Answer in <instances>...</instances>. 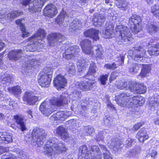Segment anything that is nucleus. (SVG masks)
I'll list each match as a JSON object with an SVG mask.
<instances>
[{"mask_svg": "<svg viewBox=\"0 0 159 159\" xmlns=\"http://www.w3.org/2000/svg\"><path fill=\"white\" fill-rule=\"evenodd\" d=\"M72 95L73 96V100L78 99L81 98L82 96L81 92L78 90L77 89L73 92Z\"/></svg>", "mask_w": 159, "mask_h": 159, "instance_id": "nucleus-43", "label": "nucleus"}, {"mask_svg": "<svg viewBox=\"0 0 159 159\" xmlns=\"http://www.w3.org/2000/svg\"><path fill=\"white\" fill-rule=\"evenodd\" d=\"M38 65V62L35 59H29L26 63L25 67L27 69L30 70L31 69L32 67H34Z\"/></svg>", "mask_w": 159, "mask_h": 159, "instance_id": "nucleus-34", "label": "nucleus"}, {"mask_svg": "<svg viewBox=\"0 0 159 159\" xmlns=\"http://www.w3.org/2000/svg\"><path fill=\"white\" fill-rule=\"evenodd\" d=\"M63 38V36L59 33H52L47 37L49 45L52 46L61 43Z\"/></svg>", "mask_w": 159, "mask_h": 159, "instance_id": "nucleus-13", "label": "nucleus"}, {"mask_svg": "<svg viewBox=\"0 0 159 159\" xmlns=\"http://www.w3.org/2000/svg\"><path fill=\"white\" fill-rule=\"evenodd\" d=\"M102 148L103 150V152L104 159H109V151L107 149L106 147L104 146H103L102 147Z\"/></svg>", "mask_w": 159, "mask_h": 159, "instance_id": "nucleus-47", "label": "nucleus"}, {"mask_svg": "<svg viewBox=\"0 0 159 159\" xmlns=\"http://www.w3.org/2000/svg\"><path fill=\"white\" fill-rule=\"evenodd\" d=\"M4 46V43L0 39V51L2 50Z\"/></svg>", "mask_w": 159, "mask_h": 159, "instance_id": "nucleus-57", "label": "nucleus"}, {"mask_svg": "<svg viewBox=\"0 0 159 159\" xmlns=\"http://www.w3.org/2000/svg\"><path fill=\"white\" fill-rule=\"evenodd\" d=\"M1 79L2 83L4 84V82H9L11 80V78L9 74L6 73L2 75Z\"/></svg>", "mask_w": 159, "mask_h": 159, "instance_id": "nucleus-42", "label": "nucleus"}, {"mask_svg": "<svg viewBox=\"0 0 159 159\" xmlns=\"http://www.w3.org/2000/svg\"><path fill=\"white\" fill-rule=\"evenodd\" d=\"M31 0H22L21 3L25 6L29 4V11L33 13L38 11L39 8H41L46 0H34L32 3H30Z\"/></svg>", "mask_w": 159, "mask_h": 159, "instance_id": "nucleus-8", "label": "nucleus"}, {"mask_svg": "<svg viewBox=\"0 0 159 159\" xmlns=\"http://www.w3.org/2000/svg\"><path fill=\"white\" fill-rule=\"evenodd\" d=\"M56 133L63 140H66L69 137L66 130L62 126L58 127L57 129Z\"/></svg>", "mask_w": 159, "mask_h": 159, "instance_id": "nucleus-27", "label": "nucleus"}, {"mask_svg": "<svg viewBox=\"0 0 159 159\" xmlns=\"http://www.w3.org/2000/svg\"><path fill=\"white\" fill-rule=\"evenodd\" d=\"M99 31L93 29L88 30L84 32V34L85 36L87 37H89L96 40L98 39V36Z\"/></svg>", "mask_w": 159, "mask_h": 159, "instance_id": "nucleus-26", "label": "nucleus"}, {"mask_svg": "<svg viewBox=\"0 0 159 159\" xmlns=\"http://www.w3.org/2000/svg\"><path fill=\"white\" fill-rule=\"evenodd\" d=\"M22 54V52L21 49H14L9 52L8 57L10 60L16 61L21 58Z\"/></svg>", "mask_w": 159, "mask_h": 159, "instance_id": "nucleus-18", "label": "nucleus"}, {"mask_svg": "<svg viewBox=\"0 0 159 159\" xmlns=\"http://www.w3.org/2000/svg\"><path fill=\"white\" fill-rule=\"evenodd\" d=\"M93 131V129L90 126L85 127L84 128V132L87 135H91Z\"/></svg>", "mask_w": 159, "mask_h": 159, "instance_id": "nucleus-45", "label": "nucleus"}, {"mask_svg": "<svg viewBox=\"0 0 159 159\" xmlns=\"http://www.w3.org/2000/svg\"><path fill=\"white\" fill-rule=\"evenodd\" d=\"M122 141L120 140L117 139L114 143V145L113 147L114 150L118 151L119 149H121V147L120 146L122 145Z\"/></svg>", "mask_w": 159, "mask_h": 159, "instance_id": "nucleus-41", "label": "nucleus"}, {"mask_svg": "<svg viewBox=\"0 0 159 159\" xmlns=\"http://www.w3.org/2000/svg\"><path fill=\"white\" fill-rule=\"evenodd\" d=\"M142 64L137 63H133L132 66L130 67L129 69V71L130 73L137 72L140 68L142 66Z\"/></svg>", "mask_w": 159, "mask_h": 159, "instance_id": "nucleus-37", "label": "nucleus"}, {"mask_svg": "<svg viewBox=\"0 0 159 159\" xmlns=\"http://www.w3.org/2000/svg\"><path fill=\"white\" fill-rule=\"evenodd\" d=\"M93 83L88 82L82 81L80 83L77 82L75 84L76 87L82 90L86 91L90 89L92 87Z\"/></svg>", "mask_w": 159, "mask_h": 159, "instance_id": "nucleus-23", "label": "nucleus"}, {"mask_svg": "<svg viewBox=\"0 0 159 159\" xmlns=\"http://www.w3.org/2000/svg\"><path fill=\"white\" fill-rule=\"evenodd\" d=\"M93 49L95 51L93 57H98L102 59V55L103 54V50L101 45H98L93 46Z\"/></svg>", "mask_w": 159, "mask_h": 159, "instance_id": "nucleus-30", "label": "nucleus"}, {"mask_svg": "<svg viewBox=\"0 0 159 159\" xmlns=\"http://www.w3.org/2000/svg\"><path fill=\"white\" fill-rule=\"evenodd\" d=\"M15 159H28V157L25 154L21 152L20 153L19 156L17 157H15Z\"/></svg>", "mask_w": 159, "mask_h": 159, "instance_id": "nucleus-51", "label": "nucleus"}, {"mask_svg": "<svg viewBox=\"0 0 159 159\" xmlns=\"http://www.w3.org/2000/svg\"><path fill=\"white\" fill-rule=\"evenodd\" d=\"M44 148L45 155L52 158L55 157L56 155L65 152L67 150L65 145L55 138H53L48 140Z\"/></svg>", "mask_w": 159, "mask_h": 159, "instance_id": "nucleus-2", "label": "nucleus"}, {"mask_svg": "<svg viewBox=\"0 0 159 159\" xmlns=\"http://www.w3.org/2000/svg\"><path fill=\"white\" fill-rule=\"evenodd\" d=\"M66 70L69 74L73 75L75 72V66L73 63H69L67 65Z\"/></svg>", "mask_w": 159, "mask_h": 159, "instance_id": "nucleus-36", "label": "nucleus"}, {"mask_svg": "<svg viewBox=\"0 0 159 159\" xmlns=\"http://www.w3.org/2000/svg\"><path fill=\"white\" fill-rule=\"evenodd\" d=\"M69 17L68 14L65 11L60 13L56 20L57 23L60 26L63 25L66 27L68 25L69 22L68 17Z\"/></svg>", "mask_w": 159, "mask_h": 159, "instance_id": "nucleus-15", "label": "nucleus"}, {"mask_svg": "<svg viewBox=\"0 0 159 159\" xmlns=\"http://www.w3.org/2000/svg\"><path fill=\"white\" fill-rule=\"evenodd\" d=\"M123 85L124 87L128 88L131 92L138 94H144L147 91L146 87L143 83L130 81L124 82Z\"/></svg>", "mask_w": 159, "mask_h": 159, "instance_id": "nucleus-7", "label": "nucleus"}, {"mask_svg": "<svg viewBox=\"0 0 159 159\" xmlns=\"http://www.w3.org/2000/svg\"><path fill=\"white\" fill-rule=\"evenodd\" d=\"M105 19L104 16L102 15H97L93 18V24L94 25L100 26L102 23L104 22Z\"/></svg>", "mask_w": 159, "mask_h": 159, "instance_id": "nucleus-33", "label": "nucleus"}, {"mask_svg": "<svg viewBox=\"0 0 159 159\" xmlns=\"http://www.w3.org/2000/svg\"><path fill=\"white\" fill-rule=\"evenodd\" d=\"M27 113L29 115V117L30 118H31L33 117L32 112L31 110H29L27 111Z\"/></svg>", "mask_w": 159, "mask_h": 159, "instance_id": "nucleus-59", "label": "nucleus"}, {"mask_svg": "<svg viewBox=\"0 0 159 159\" xmlns=\"http://www.w3.org/2000/svg\"><path fill=\"white\" fill-rule=\"evenodd\" d=\"M134 139L129 138L126 141V147L127 148L131 147L133 144H134L136 143Z\"/></svg>", "mask_w": 159, "mask_h": 159, "instance_id": "nucleus-46", "label": "nucleus"}, {"mask_svg": "<svg viewBox=\"0 0 159 159\" xmlns=\"http://www.w3.org/2000/svg\"><path fill=\"white\" fill-rule=\"evenodd\" d=\"M152 27L154 31L156 32L157 31L158 27L155 25H152Z\"/></svg>", "mask_w": 159, "mask_h": 159, "instance_id": "nucleus-58", "label": "nucleus"}, {"mask_svg": "<svg viewBox=\"0 0 159 159\" xmlns=\"http://www.w3.org/2000/svg\"><path fill=\"white\" fill-rule=\"evenodd\" d=\"M158 39L157 38H154V39H152V42L154 43V42H156L157 40Z\"/></svg>", "mask_w": 159, "mask_h": 159, "instance_id": "nucleus-63", "label": "nucleus"}, {"mask_svg": "<svg viewBox=\"0 0 159 159\" xmlns=\"http://www.w3.org/2000/svg\"><path fill=\"white\" fill-rule=\"evenodd\" d=\"M135 58H140L142 57V56L140 54H136L134 56Z\"/></svg>", "mask_w": 159, "mask_h": 159, "instance_id": "nucleus-62", "label": "nucleus"}, {"mask_svg": "<svg viewBox=\"0 0 159 159\" xmlns=\"http://www.w3.org/2000/svg\"><path fill=\"white\" fill-rule=\"evenodd\" d=\"M2 159H15V156L12 155H10L7 153L3 155L2 157Z\"/></svg>", "mask_w": 159, "mask_h": 159, "instance_id": "nucleus-50", "label": "nucleus"}, {"mask_svg": "<svg viewBox=\"0 0 159 159\" xmlns=\"http://www.w3.org/2000/svg\"><path fill=\"white\" fill-rule=\"evenodd\" d=\"M98 153H93L94 155H92V159H101L102 156Z\"/></svg>", "mask_w": 159, "mask_h": 159, "instance_id": "nucleus-54", "label": "nucleus"}, {"mask_svg": "<svg viewBox=\"0 0 159 159\" xmlns=\"http://www.w3.org/2000/svg\"><path fill=\"white\" fill-rule=\"evenodd\" d=\"M151 12L153 15L159 19V7L154 5L151 8Z\"/></svg>", "mask_w": 159, "mask_h": 159, "instance_id": "nucleus-40", "label": "nucleus"}, {"mask_svg": "<svg viewBox=\"0 0 159 159\" xmlns=\"http://www.w3.org/2000/svg\"><path fill=\"white\" fill-rule=\"evenodd\" d=\"M95 65L96 64L94 63L90 64V67L86 75V77L88 75H94V74L96 73V67Z\"/></svg>", "mask_w": 159, "mask_h": 159, "instance_id": "nucleus-38", "label": "nucleus"}, {"mask_svg": "<svg viewBox=\"0 0 159 159\" xmlns=\"http://www.w3.org/2000/svg\"><path fill=\"white\" fill-rule=\"evenodd\" d=\"M22 20V19H19L16 21V23L20 26V29L22 33V37L23 38L27 37L29 35L30 33L26 31L24 25L21 22Z\"/></svg>", "mask_w": 159, "mask_h": 159, "instance_id": "nucleus-32", "label": "nucleus"}, {"mask_svg": "<svg viewBox=\"0 0 159 159\" xmlns=\"http://www.w3.org/2000/svg\"><path fill=\"white\" fill-rule=\"evenodd\" d=\"M66 79L61 75H58L54 78L53 83L54 85L58 89L64 88L67 84Z\"/></svg>", "mask_w": 159, "mask_h": 159, "instance_id": "nucleus-14", "label": "nucleus"}, {"mask_svg": "<svg viewBox=\"0 0 159 159\" xmlns=\"http://www.w3.org/2000/svg\"><path fill=\"white\" fill-rule=\"evenodd\" d=\"M13 102L12 101L10 102L8 104L4 103L3 105V108L7 110L12 109L13 108Z\"/></svg>", "mask_w": 159, "mask_h": 159, "instance_id": "nucleus-48", "label": "nucleus"}, {"mask_svg": "<svg viewBox=\"0 0 159 159\" xmlns=\"http://www.w3.org/2000/svg\"><path fill=\"white\" fill-rule=\"evenodd\" d=\"M141 21V17L138 15H134L130 18V28L134 33H138L139 32V29L142 28V26L140 25V23Z\"/></svg>", "mask_w": 159, "mask_h": 159, "instance_id": "nucleus-9", "label": "nucleus"}, {"mask_svg": "<svg viewBox=\"0 0 159 159\" xmlns=\"http://www.w3.org/2000/svg\"><path fill=\"white\" fill-rule=\"evenodd\" d=\"M20 14L21 12H18V11H11L6 15H3L2 17V18H5L6 20H11L20 16Z\"/></svg>", "mask_w": 159, "mask_h": 159, "instance_id": "nucleus-31", "label": "nucleus"}, {"mask_svg": "<svg viewBox=\"0 0 159 159\" xmlns=\"http://www.w3.org/2000/svg\"><path fill=\"white\" fill-rule=\"evenodd\" d=\"M81 22L79 20L76 19L71 23L69 26V30L71 32L75 31L77 29H80L81 27Z\"/></svg>", "mask_w": 159, "mask_h": 159, "instance_id": "nucleus-28", "label": "nucleus"}, {"mask_svg": "<svg viewBox=\"0 0 159 159\" xmlns=\"http://www.w3.org/2000/svg\"><path fill=\"white\" fill-rule=\"evenodd\" d=\"M142 68L139 74L141 78H143L146 77L150 73L151 70L150 65L147 64H142Z\"/></svg>", "mask_w": 159, "mask_h": 159, "instance_id": "nucleus-24", "label": "nucleus"}, {"mask_svg": "<svg viewBox=\"0 0 159 159\" xmlns=\"http://www.w3.org/2000/svg\"><path fill=\"white\" fill-rule=\"evenodd\" d=\"M13 141L12 134L7 132H0V143H8Z\"/></svg>", "mask_w": 159, "mask_h": 159, "instance_id": "nucleus-20", "label": "nucleus"}, {"mask_svg": "<svg viewBox=\"0 0 159 159\" xmlns=\"http://www.w3.org/2000/svg\"><path fill=\"white\" fill-rule=\"evenodd\" d=\"M46 135L45 131L43 129L39 127L34 128L32 132V139L34 140L32 142V145L40 147L45 140Z\"/></svg>", "mask_w": 159, "mask_h": 159, "instance_id": "nucleus-6", "label": "nucleus"}, {"mask_svg": "<svg viewBox=\"0 0 159 159\" xmlns=\"http://www.w3.org/2000/svg\"><path fill=\"white\" fill-rule=\"evenodd\" d=\"M150 55L157 56H159V42L151 46L148 51Z\"/></svg>", "mask_w": 159, "mask_h": 159, "instance_id": "nucleus-29", "label": "nucleus"}, {"mask_svg": "<svg viewBox=\"0 0 159 159\" xmlns=\"http://www.w3.org/2000/svg\"><path fill=\"white\" fill-rule=\"evenodd\" d=\"M115 100L117 104L123 107H126L129 113L133 114L137 111V106H141L144 102L143 98L140 95L131 97L128 93H122L116 96Z\"/></svg>", "mask_w": 159, "mask_h": 159, "instance_id": "nucleus-1", "label": "nucleus"}, {"mask_svg": "<svg viewBox=\"0 0 159 159\" xmlns=\"http://www.w3.org/2000/svg\"><path fill=\"white\" fill-rule=\"evenodd\" d=\"M116 30L117 32L120 33V35L123 39L125 38H130L132 36L131 33L129 31L128 28L123 26L122 25L116 26Z\"/></svg>", "mask_w": 159, "mask_h": 159, "instance_id": "nucleus-17", "label": "nucleus"}, {"mask_svg": "<svg viewBox=\"0 0 159 159\" xmlns=\"http://www.w3.org/2000/svg\"><path fill=\"white\" fill-rule=\"evenodd\" d=\"M157 155V152L155 150H152L150 152V155L151 157H155Z\"/></svg>", "mask_w": 159, "mask_h": 159, "instance_id": "nucleus-55", "label": "nucleus"}, {"mask_svg": "<svg viewBox=\"0 0 159 159\" xmlns=\"http://www.w3.org/2000/svg\"><path fill=\"white\" fill-rule=\"evenodd\" d=\"M154 123L156 125H159V118H157L155 120Z\"/></svg>", "mask_w": 159, "mask_h": 159, "instance_id": "nucleus-61", "label": "nucleus"}, {"mask_svg": "<svg viewBox=\"0 0 159 159\" xmlns=\"http://www.w3.org/2000/svg\"><path fill=\"white\" fill-rule=\"evenodd\" d=\"M117 67V66L116 64L114 63H112L111 65H110V69L113 70L116 69Z\"/></svg>", "mask_w": 159, "mask_h": 159, "instance_id": "nucleus-56", "label": "nucleus"}, {"mask_svg": "<svg viewBox=\"0 0 159 159\" xmlns=\"http://www.w3.org/2000/svg\"><path fill=\"white\" fill-rule=\"evenodd\" d=\"M80 51L78 46H73L66 50L65 53L63 55V57L68 60L71 59L73 57H78Z\"/></svg>", "mask_w": 159, "mask_h": 159, "instance_id": "nucleus-11", "label": "nucleus"}, {"mask_svg": "<svg viewBox=\"0 0 159 159\" xmlns=\"http://www.w3.org/2000/svg\"><path fill=\"white\" fill-rule=\"evenodd\" d=\"M3 94H2V91H1V90H0V99H1V98L3 97Z\"/></svg>", "mask_w": 159, "mask_h": 159, "instance_id": "nucleus-64", "label": "nucleus"}, {"mask_svg": "<svg viewBox=\"0 0 159 159\" xmlns=\"http://www.w3.org/2000/svg\"><path fill=\"white\" fill-rule=\"evenodd\" d=\"M57 10L55 6L52 4L47 5L43 10V14L45 16L52 18L57 13Z\"/></svg>", "mask_w": 159, "mask_h": 159, "instance_id": "nucleus-16", "label": "nucleus"}, {"mask_svg": "<svg viewBox=\"0 0 159 159\" xmlns=\"http://www.w3.org/2000/svg\"><path fill=\"white\" fill-rule=\"evenodd\" d=\"M108 75H102L100 77V80L102 84L105 85L106 84V81L108 79Z\"/></svg>", "mask_w": 159, "mask_h": 159, "instance_id": "nucleus-49", "label": "nucleus"}, {"mask_svg": "<svg viewBox=\"0 0 159 159\" xmlns=\"http://www.w3.org/2000/svg\"><path fill=\"white\" fill-rule=\"evenodd\" d=\"M8 90L10 93L14 95H18L21 93L20 87L18 86L9 88L8 89Z\"/></svg>", "mask_w": 159, "mask_h": 159, "instance_id": "nucleus-35", "label": "nucleus"}, {"mask_svg": "<svg viewBox=\"0 0 159 159\" xmlns=\"http://www.w3.org/2000/svg\"><path fill=\"white\" fill-rule=\"evenodd\" d=\"M102 36L105 39L109 38V29H105V31L103 32Z\"/></svg>", "mask_w": 159, "mask_h": 159, "instance_id": "nucleus-52", "label": "nucleus"}, {"mask_svg": "<svg viewBox=\"0 0 159 159\" xmlns=\"http://www.w3.org/2000/svg\"><path fill=\"white\" fill-rule=\"evenodd\" d=\"M149 137L147 131L144 128L140 129L136 135V138L140 143H143L145 140L148 139Z\"/></svg>", "mask_w": 159, "mask_h": 159, "instance_id": "nucleus-19", "label": "nucleus"}, {"mask_svg": "<svg viewBox=\"0 0 159 159\" xmlns=\"http://www.w3.org/2000/svg\"><path fill=\"white\" fill-rule=\"evenodd\" d=\"M11 102V99H10L8 98L5 99L4 101V103L5 104H8L10 102Z\"/></svg>", "mask_w": 159, "mask_h": 159, "instance_id": "nucleus-60", "label": "nucleus"}, {"mask_svg": "<svg viewBox=\"0 0 159 159\" xmlns=\"http://www.w3.org/2000/svg\"><path fill=\"white\" fill-rule=\"evenodd\" d=\"M66 113L64 111H59L51 116L50 119L52 121L62 120L66 119L68 116Z\"/></svg>", "mask_w": 159, "mask_h": 159, "instance_id": "nucleus-25", "label": "nucleus"}, {"mask_svg": "<svg viewBox=\"0 0 159 159\" xmlns=\"http://www.w3.org/2000/svg\"><path fill=\"white\" fill-rule=\"evenodd\" d=\"M46 33L43 29H40L34 36L28 39L31 41L25 47L26 51L34 52L37 48H41L42 40L46 36Z\"/></svg>", "mask_w": 159, "mask_h": 159, "instance_id": "nucleus-4", "label": "nucleus"}, {"mask_svg": "<svg viewBox=\"0 0 159 159\" xmlns=\"http://www.w3.org/2000/svg\"><path fill=\"white\" fill-rule=\"evenodd\" d=\"M53 70L51 67H46L40 73L38 77V81L42 87H48L50 84Z\"/></svg>", "mask_w": 159, "mask_h": 159, "instance_id": "nucleus-5", "label": "nucleus"}, {"mask_svg": "<svg viewBox=\"0 0 159 159\" xmlns=\"http://www.w3.org/2000/svg\"><path fill=\"white\" fill-rule=\"evenodd\" d=\"M42 97L40 96H36L32 91L25 92L23 97V101L29 105H33L38 101L40 100Z\"/></svg>", "mask_w": 159, "mask_h": 159, "instance_id": "nucleus-10", "label": "nucleus"}, {"mask_svg": "<svg viewBox=\"0 0 159 159\" xmlns=\"http://www.w3.org/2000/svg\"><path fill=\"white\" fill-rule=\"evenodd\" d=\"M88 62L87 61V60H86V59H82L81 61H79V63L78 64V66H79L80 68H79V71H82L83 70L81 69V68H83L84 70L85 67L86 66V65H88Z\"/></svg>", "mask_w": 159, "mask_h": 159, "instance_id": "nucleus-39", "label": "nucleus"}, {"mask_svg": "<svg viewBox=\"0 0 159 159\" xmlns=\"http://www.w3.org/2000/svg\"><path fill=\"white\" fill-rule=\"evenodd\" d=\"M144 124V122H137L133 125L132 128L133 130L134 131H136Z\"/></svg>", "mask_w": 159, "mask_h": 159, "instance_id": "nucleus-44", "label": "nucleus"}, {"mask_svg": "<svg viewBox=\"0 0 159 159\" xmlns=\"http://www.w3.org/2000/svg\"><path fill=\"white\" fill-rule=\"evenodd\" d=\"M80 45L83 52L86 54L93 57L94 49L93 46L91 47V42L88 39L83 40L80 42Z\"/></svg>", "mask_w": 159, "mask_h": 159, "instance_id": "nucleus-12", "label": "nucleus"}, {"mask_svg": "<svg viewBox=\"0 0 159 159\" xmlns=\"http://www.w3.org/2000/svg\"><path fill=\"white\" fill-rule=\"evenodd\" d=\"M17 127L22 131L26 130L27 129L26 124L24 118L21 116L16 115L14 116Z\"/></svg>", "mask_w": 159, "mask_h": 159, "instance_id": "nucleus-21", "label": "nucleus"}, {"mask_svg": "<svg viewBox=\"0 0 159 159\" xmlns=\"http://www.w3.org/2000/svg\"><path fill=\"white\" fill-rule=\"evenodd\" d=\"M69 101V96L67 94H64L60 96L59 98H52L50 102L44 101L40 105L39 110L45 115L49 116L53 111L52 105L61 106L67 104Z\"/></svg>", "mask_w": 159, "mask_h": 159, "instance_id": "nucleus-3", "label": "nucleus"}, {"mask_svg": "<svg viewBox=\"0 0 159 159\" xmlns=\"http://www.w3.org/2000/svg\"><path fill=\"white\" fill-rule=\"evenodd\" d=\"M79 152L78 159H90L89 154L88 153L89 152L86 146H81Z\"/></svg>", "mask_w": 159, "mask_h": 159, "instance_id": "nucleus-22", "label": "nucleus"}, {"mask_svg": "<svg viewBox=\"0 0 159 159\" xmlns=\"http://www.w3.org/2000/svg\"><path fill=\"white\" fill-rule=\"evenodd\" d=\"M91 150L94 152L93 153H98L99 150L98 147L97 146H93L91 147Z\"/></svg>", "mask_w": 159, "mask_h": 159, "instance_id": "nucleus-53", "label": "nucleus"}]
</instances>
